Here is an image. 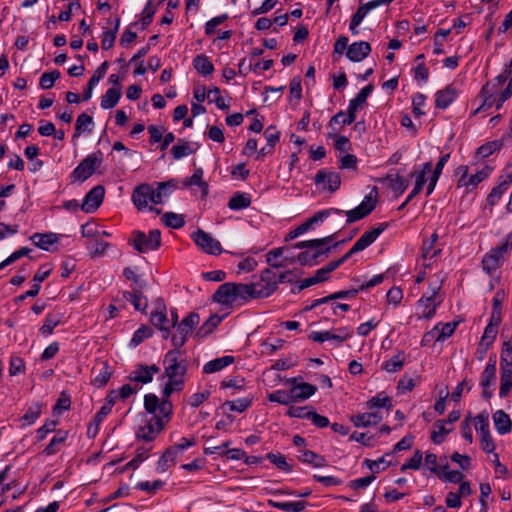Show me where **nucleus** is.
<instances>
[{
	"label": "nucleus",
	"instance_id": "1",
	"mask_svg": "<svg viewBox=\"0 0 512 512\" xmlns=\"http://www.w3.org/2000/svg\"><path fill=\"white\" fill-rule=\"evenodd\" d=\"M512 249V232L507 234L502 243L492 248L482 259V268L487 274L496 271Z\"/></svg>",
	"mask_w": 512,
	"mask_h": 512
},
{
	"label": "nucleus",
	"instance_id": "2",
	"mask_svg": "<svg viewBox=\"0 0 512 512\" xmlns=\"http://www.w3.org/2000/svg\"><path fill=\"white\" fill-rule=\"evenodd\" d=\"M164 375L168 380L184 381L187 373V361L181 350H169L163 359Z\"/></svg>",
	"mask_w": 512,
	"mask_h": 512
},
{
	"label": "nucleus",
	"instance_id": "3",
	"mask_svg": "<svg viewBox=\"0 0 512 512\" xmlns=\"http://www.w3.org/2000/svg\"><path fill=\"white\" fill-rule=\"evenodd\" d=\"M129 244L139 253L155 251L161 246V232L158 229H153L147 235L142 231L135 230L129 238Z\"/></svg>",
	"mask_w": 512,
	"mask_h": 512
},
{
	"label": "nucleus",
	"instance_id": "4",
	"mask_svg": "<svg viewBox=\"0 0 512 512\" xmlns=\"http://www.w3.org/2000/svg\"><path fill=\"white\" fill-rule=\"evenodd\" d=\"M284 267L282 263H274L270 268H266L261 272L260 279L255 282L256 296L266 298L273 294L277 288V271L276 269Z\"/></svg>",
	"mask_w": 512,
	"mask_h": 512
},
{
	"label": "nucleus",
	"instance_id": "5",
	"mask_svg": "<svg viewBox=\"0 0 512 512\" xmlns=\"http://www.w3.org/2000/svg\"><path fill=\"white\" fill-rule=\"evenodd\" d=\"M145 410L151 414H155L153 417H161L166 423L170 420L173 413V405L169 399L159 400L155 394H147L144 397Z\"/></svg>",
	"mask_w": 512,
	"mask_h": 512
},
{
	"label": "nucleus",
	"instance_id": "6",
	"mask_svg": "<svg viewBox=\"0 0 512 512\" xmlns=\"http://www.w3.org/2000/svg\"><path fill=\"white\" fill-rule=\"evenodd\" d=\"M377 196L378 192L376 187H374L373 190L364 197L362 202L357 207L345 212L347 217L346 223H354L369 215L376 206Z\"/></svg>",
	"mask_w": 512,
	"mask_h": 512
},
{
	"label": "nucleus",
	"instance_id": "7",
	"mask_svg": "<svg viewBox=\"0 0 512 512\" xmlns=\"http://www.w3.org/2000/svg\"><path fill=\"white\" fill-rule=\"evenodd\" d=\"M102 163L101 151L88 155L82 162L73 170L71 177L75 181L84 182L95 171V169Z\"/></svg>",
	"mask_w": 512,
	"mask_h": 512
},
{
	"label": "nucleus",
	"instance_id": "8",
	"mask_svg": "<svg viewBox=\"0 0 512 512\" xmlns=\"http://www.w3.org/2000/svg\"><path fill=\"white\" fill-rule=\"evenodd\" d=\"M165 422L161 417H150L142 421L136 431V437L144 441H153L164 429Z\"/></svg>",
	"mask_w": 512,
	"mask_h": 512
},
{
	"label": "nucleus",
	"instance_id": "9",
	"mask_svg": "<svg viewBox=\"0 0 512 512\" xmlns=\"http://www.w3.org/2000/svg\"><path fill=\"white\" fill-rule=\"evenodd\" d=\"M496 381V360L495 357H490L489 361L483 370L480 377V386L482 388V397L489 400L493 396V389L491 388Z\"/></svg>",
	"mask_w": 512,
	"mask_h": 512
},
{
	"label": "nucleus",
	"instance_id": "10",
	"mask_svg": "<svg viewBox=\"0 0 512 512\" xmlns=\"http://www.w3.org/2000/svg\"><path fill=\"white\" fill-rule=\"evenodd\" d=\"M192 238L195 244L208 254L218 255L222 252L220 242L201 229L194 232Z\"/></svg>",
	"mask_w": 512,
	"mask_h": 512
},
{
	"label": "nucleus",
	"instance_id": "11",
	"mask_svg": "<svg viewBox=\"0 0 512 512\" xmlns=\"http://www.w3.org/2000/svg\"><path fill=\"white\" fill-rule=\"evenodd\" d=\"M491 89H493L492 85H483L480 91L482 104L474 111V114H478L481 111H486L493 106H495V108L499 110L503 106V104L508 100L502 97V95L504 94L503 90L499 93V97L495 98L493 96V91Z\"/></svg>",
	"mask_w": 512,
	"mask_h": 512
},
{
	"label": "nucleus",
	"instance_id": "12",
	"mask_svg": "<svg viewBox=\"0 0 512 512\" xmlns=\"http://www.w3.org/2000/svg\"><path fill=\"white\" fill-rule=\"evenodd\" d=\"M105 189L102 185L93 187L84 197L81 209L86 213H93L102 204Z\"/></svg>",
	"mask_w": 512,
	"mask_h": 512
},
{
	"label": "nucleus",
	"instance_id": "13",
	"mask_svg": "<svg viewBox=\"0 0 512 512\" xmlns=\"http://www.w3.org/2000/svg\"><path fill=\"white\" fill-rule=\"evenodd\" d=\"M143 288L144 286L142 284L132 286L131 291L123 292V298L130 302L134 306L135 310L146 314L148 300L143 295Z\"/></svg>",
	"mask_w": 512,
	"mask_h": 512
},
{
	"label": "nucleus",
	"instance_id": "14",
	"mask_svg": "<svg viewBox=\"0 0 512 512\" xmlns=\"http://www.w3.org/2000/svg\"><path fill=\"white\" fill-rule=\"evenodd\" d=\"M153 185L140 184L132 193V201L138 210L147 208L148 203L152 202Z\"/></svg>",
	"mask_w": 512,
	"mask_h": 512
},
{
	"label": "nucleus",
	"instance_id": "15",
	"mask_svg": "<svg viewBox=\"0 0 512 512\" xmlns=\"http://www.w3.org/2000/svg\"><path fill=\"white\" fill-rule=\"evenodd\" d=\"M150 322L157 329L170 324V320L167 317V308L162 298L155 300L154 309L150 314Z\"/></svg>",
	"mask_w": 512,
	"mask_h": 512
},
{
	"label": "nucleus",
	"instance_id": "16",
	"mask_svg": "<svg viewBox=\"0 0 512 512\" xmlns=\"http://www.w3.org/2000/svg\"><path fill=\"white\" fill-rule=\"evenodd\" d=\"M371 52V45L366 41L354 42L347 48L346 56L352 62H360Z\"/></svg>",
	"mask_w": 512,
	"mask_h": 512
},
{
	"label": "nucleus",
	"instance_id": "17",
	"mask_svg": "<svg viewBox=\"0 0 512 512\" xmlns=\"http://www.w3.org/2000/svg\"><path fill=\"white\" fill-rule=\"evenodd\" d=\"M315 183L317 185L324 184V188L330 192H335L341 184L340 175L336 172H327L320 170L315 176Z\"/></svg>",
	"mask_w": 512,
	"mask_h": 512
},
{
	"label": "nucleus",
	"instance_id": "18",
	"mask_svg": "<svg viewBox=\"0 0 512 512\" xmlns=\"http://www.w3.org/2000/svg\"><path fill=\"white\" fill-rule=\"evenodd\" d=\"M156 185V188L153 187L152 203L161 204L176 189L177 181L171 179L166 182H158Z\"/></svg>",
	"mask_w": 512,
	"mask_h": 512
},
{
	"label": "nucleus",
	"instance_id": "19",
	"mask_svg": "<svg viewBox=\"0 0 512 512\" xmlns=\"http://www.w3.org/2000/svg\"><path fill=\"white\" fill-rule=\"evenodd\" d=\"M388 227V223H381L377 227L366 231L354 244L360 252L370 246L379 235Z\"/></svg>",
	"mask_w": 512,
	"mask_h": 512
},
{
	"label": "nucleus",
	"instance_id": "20",
	"mask_svg": "<svg viewBox=\"0 0 512 512\" xmlns=\"http://www.w3.org/2000/svg\"><path fill=\"white\" fill-rule=\"evenodd\" d=\"M159 372V368L156 365L143 366L140 365L133 371L129 378L131 381L147 384L153 380L154 374Z\"/></svg>",
	"mask_w": 512,
	"mask_h": 512
},
{
	"label": "nucleus",
	"instance_id": "21",
	"mask_svg": "<svg viewBox=\"0 0 512 512\" xmlns=\"http://www.w3.org/2000/svg\"><path fill=\"white\" fill-rule=\"evenodd\" d=\"M457 95V89L453 85H447L444 89L436 92V107L440 109H446L456 99Z\"/></svg>",
	"mask_w": 512,
	"mask_h": 512
},
{
	"label": "nucleus",
	"instance_id": "22",
	"mask_svg": "<svg viewBox=\"0 0 512 512\" xmlns=\"http://www.w3.org/2000/svg\"><path fill=\"white\" fill-rule=\"evenodd\" d=\"M109 67L108 61H104L94 72L92 77L89 79L87 83V88L84 90L82 94V100L88 101L92 97V91L94 87L99 83V81L105 76Z\"/></svg>",
	"mask_w": 512,
	"mask_h": 512
},
{
	"label": "nucleus",
	"instance_id": "23",
	"mask_svg": "<svg viewBox=\"0 0 512 512\" xmlns=\"http://www.w3.org/2000/svg\"><path fill=\"white\" fill-rule=\"evenodd\" d=\"M234 283L227 282L218 287L213 294V300L222 305H230L234 303Z\"/></svg>",
	"mask_w": 512,
	"mask_h": 512
},
{
	"label": "nucleus",
	"instance_id": "24",
	"mask_svg": "<svg viewBox=\"0 0 512 512\" xmlns=\"http://www.w3.org/2000/svg\"><path fill=\"white\" fill-rule=\"evenodd\" d=\"M294 384L290 389L295 402L303 401L311 397L317 390L316 386L309 383L295 384L296 378L291 379Z\"/></svg>",
	"mask_w": 512,
	"mask_h": 512
},
{
	"label": "nucleus",
	"instance_id": "25",
	"mask_svg": "<svg viewBox=\"0 0 512 512\" xmlns=\"http://www.w3.org/2000/svg\"><path fill=\"white\" fill-rule=\"evenodd\" d=\"M512 183V175H506L505 178L495 186L487 196V204L493 207L498 203L503 194L507 191L508 187Z\"/></svg>",
	"mask_w": 512,
	"mask_h": 512
},
{
	"label": "nucleus",
	"instance_id": "26",
	"mask_svg": "<svg viewBox=\"0 0 512 512\" xmlns=\"http://www.w3.org/2000/svg\"><path fill=\"white\" fill-rule=\"evenodd\" d=\"M256 287L254 283L243 284V283H234V302L237 300H250V299H258L256 296Z\"/></svg>",
	"mask_w": 512,
	"mask_h": 512
},
{
	"label": "nucleus",
	"instance_id": "27",
	"mask_svg": "<svg viewBox=\"0 0 512 512\" xmlns=\"http://www.w3.org/2000/svg\"><path fill=\"white\" fill-rule=\"evenodd\" d=\"M350 420L356 427H368L380 423L382 416L379 412H365L352 416Z\"/></svg>",
	"mask_w": 512,
	"mask_h": 512
},
{
	"label": "nucleus",
	"instance_id": "28",
	"mask_svg": "<svg viewBox=\"0 0 512 512\" xmlns=\"http://www.w3.org/2000/svg\"><path fill=\"white\" fill-rule=\"evenodd\" d=\"M493 422L495 429L500 435H505L512 429V421L509 415L503 410H497L493 414Z\"/></svg>",
	"mask_w": 512,
	"mask_h": 512
},
{
	"label": "nucleus",
	"instance_id": "29",
	"mask_svg": "<svg viewBox=\"0 0 512 512\" xmlns=\"http://www.w3.org/2000/svg\"><path fill=\"white\" fill-rule=\"evenodd\" d=\"M440 300L426 297L423 295L417 303V307L421 312V317L430 319L434 316L437 306L440 304Z\"/></svg>",
	"mask_w": 512,
	"mask_h": 512
},
{
	"label": "nucleus",
	"instance_id": "30",
	"mask_svg": "<svg viewBox=\"0 0 512 512\" xmlns=\"http://www.w3.org/2000/svg\"><path fill=\"white\" fill-rule=\"evenodd\" d=\"M200 317L199 314L195 312L189 313L185 318L177 326L178 334L187 336L192 333L195 327L199 324Z\"/></svg>",
	"mask_w": 512,
	"mask_h": 512
},
{
	"label": "nucleus",
	"instance_id": "31",
	"mask_svg": "<svg viewBox=\"0 0 512 512\" xmlns=\"http://www.w3.org/2000/svg\"><path fill=\"white\" fill-rule=\"evenodd\" d=\"M30 239L34 243L35 246H37L43 250H48L51 245L58 242L59 237L57 234H55L53 232H47V233H35L30 237Z\"/></svg>",
	"mask_w": 512,
	"mask_h": 512
},
{
	"label": "nucleus",
	"instance_id": "32",
	"mask_svg": "<svg viewBox=\"0 0 512 512\" xmlns=\"http://www.w3.org/2000/svg\"><path fill=\"white\" fill-rule=\"evenodd\" d=\"M62 316L63 315L57 311L48 313L45 317L43 325L39 329L40 333L44 336L51 335L54 328L62 322Z\"/></svg>",
	"mask_w": 512,
	"mask_h": 512
},
{
	"label": "nucleus",
	"instance_id": "33",
	"mask_svg": "<svg viewBox=\"0 0 512 512\" xmlns=\"http://www.w3.org/2000/svg\"><path fill=\"white\" fill-rule=\"evenodd\" d=\"M268 505L270 507L276 508L278 510L284 512H302L306 506L307 502L305 501H293V502H280L274 500H268Z\"/></svg>",
	"mask_w": 512,
	"mask_h": 512
},
{
	"label": "nucleus",
	"instance_id": "34",
	"mask_svg": "<svg viewBox=\"0 0 512 512\" xmlns=\"http://www.w3.org/2000/svg\"><path fill=\"white\" fill-rule=\"evenodd\" d=\"M234 362V357L230 355H226L220 358L213 359L207 362L203 366V372L206 374H211L222 370L223 368L229 366Z\"/></svg>",
	"mask_w": 512,
	"mask_h": 512
},
{
	"label": "nucleus",
	"instance_id": "35",
	"mask_svg": "<svg viewBox=\"0 0 512 512\" xmlns=\"http://www.w3.org/2000/svg\"><path fill=\"white\" fill-rule=\"evenodd\" d=\"M314 249H315L314 252H310V251L301 252L297 257L298 262L303 266H305V265L313 266L317 263V258L319 256L330 252L331 247L328 246L325 249H320V248H314Z\"/></svg>",
	"mask_w": 512,
	"mask_h": 512
},
{
	"label": "nucleus",
	"instance_id": "36",
	"mask_svg": "<svg viewBox=\"0 0 512 512\" xmlns=\"http://www.w3.org/2000/svg\"><path fill=\"white\" fill-rule=\"evenodd\" d=\"M372 91H373V85L369 84V85L363 87L358 92V94L355 96V98H353L349 101L348 106H350L351 115H353V112H357L359 107H361L363 104L366 103V100L369 97V95L372 93ZM350 119H352V116H350L348 120H350Z\"/></svg>",
	"mask_w": 512,
	"mask_h": 512
},
{
	"label": "nucleus",
	"instance_id": "37",
	"mask_svg": "<svg viewBox=\"0 0 512 512\" xmlns=\"http://www.w3.org/2000/svg\"><path fill=\"white\" fill-rule=\"evenodd\" d=\"M223 317L212 314L197 330L196 337L202 339L210 335L215 328L221 323Z\"/></svg>",
	"mask_w": 512,
	"mask_h": 512
},
{
	"label": "nucleus",
	"instance_id": "38",
	"mask_svg": "<svg viewBox=\"0 0 512 512\" xmlns=\"http://www.w3.org/2000/svg\"><path fill=\"white\" fill-rule=\"evenodd\" d=\"M121 97V89L112 87L109 88L106 93L101 97L100 106L103 109L114 108Z\"/></svg>",
	"mask_w": 512,
	"mask_h": 512
},
{
	"label": "nucleus",
	"instance_id": "39",
	"mask_svg": "<svg viewBox=\"0 0 512 512\" xmlns=\"http://www.w3.org/2000/svg\"><path fill=\"white\" fill-rule=\"evenodd\" d=\"M193 66L197 72L203 76L210 75L214 71L213 63L204 54L197 55L193 59Z\"/></svg>",
	"mask_w": 512,
	"mask_h": 512
},
{
	"label": "nucleus",
	"instance_id": "40",
	"mask_svg": "<svg viewBox=\"0 0 512 512\" xmlns=\"http://www.w3.org/2000/svg\"><path fill=\"white\" fill-rule=\"evenodd\" d=\"M299 460L317 468L327 465V461L323 456L311 450H300Z\"/></svg>",
	"mask_w": 512,
	"mask_h": 512
},
{
	"label": "nucleus",
	"instance_id": "41",
	"mask_svg": "<svg viewBox=\"0 0 512 512\" xmlns=\"http://www.w3.org/2000/svg\"><path fill=\"white\" fill-rule=\"evenodd\" d=\"M383 5L380 0H372L358 7L356 13L352 16L351 21L354 24H361L369 11Z\"/></svg>",
	"mask_w": 512,
	"mask_h": 512
},
{
	"label": "nucleus",
	"instance_id": "42",
	"mask_svg": "<svg viewBox=\"0 0 512 512\" xmlns=\"http://www.w3.org/2000/svg\"><path fill=\"white\" fill-rule=\"evenodd\" d=\"M202 177H203L202 168H197V169H195L192 176L187 178L184 181L183 185L185 187L193 186V185L198 186L201 188L202 195L206 196L208 194V184L202 180Z\"/></svg>",
	"mask_w": 512,
	"mask_h": 512
},
{
	"label": "nucleus",
	"instance_id": "43",
	"mask_svg": "<svg viewBox=\"0 0 512 512\" xmlns=\"http://www.w3.org/2000/svg\"><path fill=\"white\" fill-rule=\"evenodd\" d=\"M500 323V318H497L496 322L493 323L490 321L488 325L485 327L483 336L481 338L480 345L485 346V349H488V347L494 342L496 335H497V328Z\"/></svg>",
	"mask_w": 512,
	"mask_h": 512
},
{
	"label": "nucleus",
	"instance_id": "44",
	"mask_svg": "<svg viewBox=\"0 0 512 512\" xmlns=\"http://www.w3.org/2000/svg\"><path fill=\"white\" fill-rule=\"evenodd\" d=\"M251 205V198L246 193H235L228 202V207L231 210H241Z\"/></svg>",
	"mask_w": 512,
	"mask_h": 512
},
{
	"label": "nucleus",
	"instance_id": "45",
	"mask_svg": "<svg viewBox=\"0 0 512 512\" xmlns=\"http://www.w3.org/2000/svg\"><path fill=\"white\" fill-rule=\"evenodd\" d=\"M432 172V163L426 162L422 165L421 169L419 171H413L411 173L412 177H415V186L416 188L422 190L425 183L427 182V174H431Z\"/></svg>",
	"mask_w": 512,
	"mask_h": 512
},
{
	"label": "nucleus",
	"instance_id": "46",
	"mask_svg": "<svg viewBox=\"0 0 512 512\" xmlns=\"http://www.w3.org/2000/svg\"><path fill=\"white\" fill-rule=\"evenodd\" d=\"M492 167L485 166L481 170L477 171L475 174L470 175L469 179L467 180V186H465L468 190L474 189L477 187V185L489 177V175L492 172Z\"/></svg>",
	"mask_w": 512,
	"mask_h": 512
},
{
	"label": "nucleus",
	"instance_id": "47",
	"mask_svg": "<svg viewBox=\"0 0 512 512\" xmlns=\"http://www.w3.org/2000/svg\"><path fill=\"white\" fill-rule=\"evenodd\" d=\"M41 412H42V404H40V403L32 404L21 418V421L23 422V426L32 425L38 419V417L41 415Z\"/></svg>",
	"mask_w": 512,
	"mask_h": 512
},
{
	"label": "nucleus",
	"instance_id": "48",
	"mask_svg": "<svg viewBox=\"0 0 512 512\" xmlns=\"http://www.w3.org/2000/svg\"><path fill=\"white\" fill-rule=\"evenodd\" d=\"M445 424V420H437L434 423V426L437 428V430H434L431 433V440L433 443L441 444L444 441L445 436L452 430L450 428H446Z\"/></svg>",
	"mask_w": 512,
	"mask_h": 512
},
{
	"label": "nucleus",
	"instance_id": "49",
	"mask_svg": "<svg viewBox=\"0 0 512 512\" xmlns=\"http://www.w3.org/2000/svg\"><path fill=\"white\" fill-rule=\"evenodd\" d=\"M68 436V432L64 430H58L54 437L51 439L50 443L45 447L43 453L45 455H53L57 452L56 446L62 444Z\"/></svg>",
	"mask_w": 512,
	"mask_h": 512
},
{
	"label": "nucleus",
	"instance_id": "50",
	"mask_svg": "<svg viewBox=\"0 0 512 512\" xmlns=\"http://www.w3.org/2000/svg\"><path fill=\"white\" fill-rule=\"evenodd\" d=\"M366 405L368 409L387 408L389 410L392 407L391 398L385 396L384 393H379L372 397L367 401Z\"/></svg>",
	"mask_w": 512,
	"mask_h": 512
},
{
	"label": "nucleus",
	"instance_id": "51",
	"mask_svg": "<svg viewBox=\"0 0 512 512\" xmlns=\"http://www.w3.org/2000/svg\"><path fill=\"white\" fill-rule=\"evenodd\" d=\"M405 357L403 353H398L383 364V369L389 373H395L403 368Z\"/></svg>",
	"mask_w": 512,
	"mask_h": 512
},
{
	"label": "nucleus",
	"instance_id": "52",
	"mask_svg": "<svg viewBox=\"0 0 512 512\" xmlns=\"http://www.w3.org/2000/svg\"><path fill=\"white\" fill-rule=\"evenodd\" d=\"M153 331L146 325L140 326L133 334V337L130 341V346L137 347L140 345L145 339L152 337Z\"/></svg>",
	"mask_w": 512,
	"mask_h": 512
},
{
	"label": "nucleus",
	"instance_id": "53",
	"mask_svg": "<svg viewBox=\"0 0 512 512\" xmlns=\"http://www.w3.org/2000/svg\"><path fill=\"white\" fill-rule=\"evenodd\" d=\"M162 221L167 227L173 229H179L185 225L184 217L174 212H166L162 216Z\"/></svg>",
	"mask_w": 512,
	"mask_h": 512
},
{
	"label": "nucleus",
	"instance_id": "54",
	"mask_svg": "<svg viewBox=\"0 0 512 512\" xmlns=\"http://www.w3.org/2000/svg\"><path fill=\"white\" fill-rule=\"evenodd\" d=\"M268 399L271 402H276L282 405H289L290 403L295 402L290 390H276L273 393L269 394Z\"/></svg>",
	"mask_w": 512,
	"mask_h": 512
},
{
	"label": "nucleus",
	"instance_id": "55",
	"mask_svg": "<svg viewBox=\"0 0 512 512\" xmlns=\"http://www.w3.org/2000/svg\"><path fill=\"white\" fill-rule=\"evenodd\" d=\"M194 150L187 141H179L178 144L171 148V154L173 158L179 160L185 156L192 154Z\"/></svg>",
	"mask_w": 512,
	"mask_h": 512
},
{
	"label": "nucleus",
	"instance_id": "56",
	"mask_svg": "<svg viewBox=\"0 0 512 512\" xmlns=\"http://www.w3.org/2000/svg\"><path fill=\"white\" fill-rule=\"evenodd\" d=\"M334 234L330 235V236H327V237H324V238H320V239H313V240H308V241H301V242H298L294 245V248L296 249H303V248H320L321 246L327 244L328 242H330L331 240L334 239Z\"/></svg>",
	"mask_w": 512,
	"mask_h": 512
},
{
	"label": "nucleus",
	"instance_id": "57",
	"mask_svg": "<svg viewBox=\"0 0 512 512\" xmlns=\"http://www.w3.org/2000/svg\"><path fill=\"white\" fill-rule=\"evenodd\" d=\"M60 76L61 74L58 70L45 72L40 77L39 86L45 90L50 89L54 86L55 81L58 80Z\"/></svg>",
	"mask_w": 512,
	"mask_h": 512
},
{
	"label": "nucleus",
	"instance_id": "58",
	"mask_svg": "<svg viewBox=\"0 0 512 512\" xmlns=\"http://www.w3.org/2000/svg\"><path fill=\"white\" fill-rule=\"evenodd\" d=\"M440 327H438V333L436 336V342L444 341L446 338H449L453 335L458 323L457 322H448V323H439Z\"/></svg>",
	"mask_w": 512,
	"mask_h": 512
},
{
	"label": "nucleus",
	"instance_id": "59",
	"mask_svg": "<svg viewBox=\"0 0 512 512\" xmlns=\"http://www.w3.org/2000/svg\"><path fill=\"white\" fill-rule=\"evenodd\" d=\"M111 377V371L109 369V366L104 363L102 368L98 371V373L95 375V377L92 380L93 385L100 388L107 384Z\"/></svg>",
	"mask_w": 512,
	"mask_h": 512
},
{
	"label": "nucleus",
	"instance_id": "60",
	"mask_svg": "<svg viewBox=\"0 0 512 512\" xmlns=\"http://www.w3.org/2000/svg\"><path fill=\"white\" fill-rule=\"evenodd\" d=\"M390 456V454H385L380 457L378 460H370L365 459L364 464L373 472L379 473L382 469L390 465V461L386 460V457Z\"/></svg>",
	"mask_w": 512,
	"mask_h": 512
},
{
	"label": "nucleus",
	"instance_id": "61",
	"mask_svg": "<svg viewBox=\"0 0 512 512\" xmlns=\"http://www.w3.org/2000/svg\"><path fill=\"white\" fill-rule=\"evenodd\" d=\"M266 458L270 460L278 469L283 470L285 472H291L292 467L286 461V458L282 454H274L268 453Z\"/></svg>",
	"mask_w": 512,
	"mask_h": 512
},
{
	"label": "nucleus",
	"instance_id": "62",
	"mask_svg": "<svg viewBox=\"0 0 512 512\" xmlns=\"http://www.w3.org/2000/svg\"><path fill=\"white\" fill-rule=\"evenodd\" d=\"M251 405V400L248 398H241L233 401H226L223 407H228L230 411L243 412Z\"/></svg>",
	"mask_w": 512,
	"mask_h": 512
},
{
	"label": "nucleus",
	"instance_id": "63",
	"mask_svg": "<svg viewBox=\"0 0 512 512\" xmlns=\"http://www.w3.org/2000/svg\"><path fill=\"white\" fill-rule=\"evenodd\" d=\"M421 250L422 258L424 260H432L433 258L437 257L441 252V249L435 248V244L429 242L428 240H423Z\"/></svg>",
	"mask_w": 512,
	"mask_h": 512
},
{
	"label": "nucleus",
	"instance_id": "64",
	"mask_svg": "<svg viewBox=\"0 0 512 512\" xmlns=\"http://www.w3.org/2000/svg\"><path fill=\"white\" fill-rule=\"evenodd\" d=\"M475 420V429L477 432H479V434H485L490 432L488 412H481L476 416Z\"/></svg>",
	"mask_w": 512,
	"mask_h": 512
}]
</instances>
